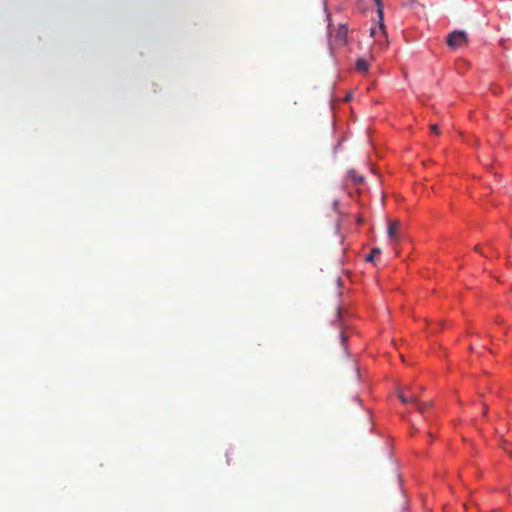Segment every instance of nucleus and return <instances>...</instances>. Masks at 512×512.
<instances>
[{
  "instance_id": "4",
  "label": "nucleus",
  "mask_w": 512,
  "mask_h": 512,
  "mask_svg": "<svg viewBox=\"0 0 512 512\" xmlns=\"http://www.w3.org/2000/svg\"><path fill=\"white\" fill-rule=\"evenodd\" d=\"M375 5L377 6V14L378 18H380V29L383 31V18H384V12H383V4L381 0H373Z\"/></svg>"
},
{
  "instance_id": "5",
  "label": "nucleus",
  "mask_w": 512,
  "mask_h": 512,
  "mask_svg": "<svg viewBox=\"0 0 512 512\" xmlns=\"http://www.w3.org/2000/svg\"><path fill=\"white\" fill-rule=\"evenodd\" d=\"M356 68H357L358 71H360L362 73H365V72L368 71L369 64H368V62L365 59L360 58L356 62Z\"/></svg>"
},
{
  "instance_id": "11",
  "label": "nucleus",
  "mask_w": 512,
  "mask_h": 512,
  "mask_svg": "<svg viewBox=\"0 0 512 512\" xmlns=\"http://www.w3.org/2000/svg\"><path fill=\"white\" fill-rule=\"evenodd\" d=\"M430 129H431V131H432L434 134H439V127H438V125L433 124V125H431V126H430Z\"/></svg>"
},
{
  "instance_id": "8",
  "label": "nucleus",
  "mask_w": 512,
  "mask_h": 512,
  "mask_svg": "<svg viewBox=\"0 0 512 512\" xmlns=\"http://www.w3.org/2000/svg\"><path fill=\"white\" fill-rule=\"evenodd\" d=\"M349 176L352 178V180L356 183H362L364 178L362 176H357L356 172L354 170L349 171Z\"/></svg>"
},
{
  "instance_id": "2",
  "label": "nucleus",
  "mask_w": 512,
  "mask_h": 512,
  "mask_svg": "<svg viewBox=\"0 0 512 512\" xmlns=\"http://www.w3.org/2000/svg\"><path fill=\"white\" fill-rule=\"evenodd\" d=\"M378 24H380V18H378ZM370 35L372 37H375L376 41H378L379 43L385 42L386 41L385 26L383 25V32L380 29V25H378V27L371 28Z\"/></svg>"
},
{
  "instance_id": "9",
  "label": "nucleus",
  "mask_w": 512,
  "mask_h": 512,
  "mask_svg": "<svg viewBox=\"0 0 512 512\" xmlns=\"http://www.w3.org/2000/svg\"><path fill=\"white\" fill-rule=\"evenodd\" d=\"M349 176L352 178V180L356 183H362L364 178L362 176H357L356 172L354 170L349 171Z\"/></svg>"
},
{
  "instance_id": "7",
  "label": "nucleus",
  "mask_w": 512,
  "mask_h": 512,
  "mask_svg": "<svg viewBox=\"0 0 512 512\" xmlns=\"http://www.w3.org/2000/svg\"><path fill=\"white\" fill-rule=\"evenodd\" d=\"M399 399L404 404L412 403V402H416L417 401L416 396L412 395V396L408 397V396H405L403 393L399 394Z\"/></svg>"
},
{
  "instance_id": "1",
  "label": "nucleus",
  "mask_w": 512,
  "mask_h": 512,
  "mask_svg": "<svg viewBox=\"0 0 512 512\" xmlns=\"http://www.w3.org/2000/svg\"><path fill=\"white\" fill-rule=\"evenodd\" d=\"M467 34L464 31H453L447 37V45L452 49H457L465 45Z\"/></svg>"
},
{
  "instance_id": "10",
  "label": "nucleus",
  "mask_w": 512,
  "mask_h": 512,
  "mask_svg": "<svg viewBox=\"0 0 512 512\" xmlns=\"http://www.w3.org/2000/svg\"><path fill=\"white\" fill-rule=\"evenodd\" d=\"M381 250L379 248H374L372 252L366 257V261L371 262L373 261L376 254H380Z\"/></svg>"
},
{
  "instance_id": "12",
  "label": "nucleus",
  "mask_w": 512,
  "mask_h": 512,
  "mask_svg": "<svg viewBox=\"0 0 512 512\" xmlns=\"http://www.w3.org/2000/svg\"><path fill=\"white\" fill-rule=\"evenodd\" d=\"M424 404H418L417 406V409L420 411V412H423L424 411Z\"/></svg>"
},
{
  "instance_id": "6",
  "label": "nucleus",
  "mask_w": 512,
  "mask_h": 512,
  "mask_svg": "<svg viewBox=\"0 0 512 512\" xmlns=\"http://www.w3.org/2000/svg\"><path fill=\"white\" fill-rule=\"evenodd\" d=\"M346 36H347V28L345 26H341L338 31H337V34H336V37L337 39L341 42V43H344L345 42V39H346Z\"/></svg>"
},
{
  "instance_id": "14",
  "label": "nucleus",
  "mask_w": 512,
  "mask_h": 512,
  "mask_svg": "<svg viewBox=\"0 0 512 512\" xmlns=\"http://www.w3.org/2000/svg\"><path fill=\"white\" fill-rule=\"evenodd\" d=\"M474 250H475V251H477V252H480V253H482V252L480 251V248H479V246H475V247H474Z\"/></svg>"
},
{
  "instance_id": "3",
  "label": "nucleus",
  "mask_w": 512,
  "mask_h": 512,
  "mask_svg": "<svg viewBox=\"0 0 512 512\" xmlns=\"http://www.w3.org/2000/svg\"><path fill=\"white\" fill-rule=\"evenodd\" d=\"M399 226H400V223L398 221H390L389 224H388V237L392 240V241H397V233H398V229H399Z\"/></svg>"
},
{
  "instance_id": "13",
  "label": "nucleus",
  "mask_w": 512,
  "mask_h": 512,
  "mask_svg": "<svg viewBox=\"0 0 512 512\" xmlns=\"http://www.w3.org/2000/svg\"><path fill=\"white\" fill-rule=\"evenodd\" d=\"M488 412V407L484 404V407H483V415H486Z\"/></svg>"
}]
</instances>
